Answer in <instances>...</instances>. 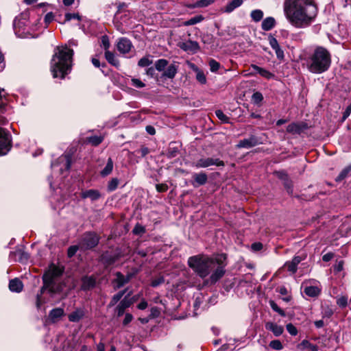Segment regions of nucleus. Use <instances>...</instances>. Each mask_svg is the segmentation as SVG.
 Wrapping results in <instances>:
<instances>
[{"instance_id": "nucleus-1", "label": "nucleus", "mask_w": 351, "mask_h": 351, "mask_svg": "<svg viewBox=\"0 0 351 351\" xmlns=\"http://www.w3.org/2000/svg\"><path fill=\"white\" fill-rule=\"evenodd\" d=\"M226 258L225 254H217L215 257L198 254L189 258L188 265L202 278H205L213 271L204 281V284L213 285L224 276Z\"/></svg>"}, {"instance_id": "nucleus-2", "label": "nucleus", "mask_w": 351, "mask_h": 351, "mask_svg": "<svg viewBox=\"0 0 351 351\" xmlns=\"http://www.w3.org/2000/svg\"><path fill=\"white\" fill-rule=\"evenodd\" d=\"M284 12L292 26L305 28L314 21L317 8L313 0H285Z\"/></svg>"}, {"instance_id": "nucleus-3", "label": "nucleus", "mask_w": 351, "mask_h": 351, "mask_svg": "<svg viewBox=\"0 0 351 351\" xmlns=\"http://www.w3.org/2000/svg\"><path fill=\"white\" fill-rule=\"evenodd\" d=\"M73 50L66 46L57 47L51 60V71L54 78L64 79L72 67Z\"/></svg>"}, {"instance_id": "nucleus-4", "label": "nucleus", "mask_w": 351, "mask_h": 351, "mask_svg": "<svg viewBox=\"0 0 351 351\" xmlns=\"http://www.w3.org/2000/svg\"><path fill=\"white\" fill-rule=\"evenodd\" d=\"M331 63L330 51L323 46H316L306 59V68L313 74H322L330 69Z\"/></svg>"}, {"instance_id": "nucleus-5", "label": "nucleus", "mask_w": 351, "mask_h": 351, "mask_svg": "<svg viewBox=\"0 0 351 351\" xmlns=\"http://www.w3.org/2000/svg\"><path fill=\"white\" fill-rule=\"evenodd\" d=\"M100 240V237L94 232H84L79 241L82 250H88L96 247Z\"/></svg>"}, {"instance_id": "nucleus-6", "label": "nucleus", "mask_w": 351, "mask_h": 351, "mask_svg": "<svg viewBox=\"0 0 351 351\" xmlns=\"http://www.w3.org/2000/svg\"><path fill=\"white\" fill-rule=\"evenodd\" d=\"M12 136L8 131L0 128V156L7 154L12 148Z\"/></svg>"}, {"instance_id": "nucleus-7", "label": "nucleus", "mask_w": 351, "mask_h": 351, "mask_svg": "<svg viewBox=\"0 0 351 351\" xmlns=\"http://www.w3.org/2000/svg\"><path fill=\"white\" fill-rule=\"evenodd\" d=\"M64 269L58 266H56L53 263L49 265V269L44 274L43 276V282H48L53 284V280L62 276Z\"/></svg>"}, {"instance_id": "nucleus-8", "label": "nucleus", "mask_w": 351, "mask_h": 351, "mask_svg": "<svg viewBox=\"0 0 351 351\" xmlns=\"http://www.w3.org/2000/svg\"><path fill=\"white\" fill-rule=\"evenodd\" d=\"M212 165L223 167L225 164L224 162L221 160L219 158H202L197 160L194 164V166L196 168H206Z\"/></svg>"}, {"instance_id": "nucleus-9", "label": "nucleus", "mask_w": 351, "mask_h": 351, "mask_svg": "<svg viewBox=\"0 0 351 351\" xmlns=\"http://www.w3.org/2000/svg\"><path fill=\"white\" fill-rule=\"evenodd\" d=\"M262 143L261 139L256 136L251 135L248 138L241 140L237 145V148H251Z\"/></svg>"}, {"instance_id": "nucleus-10", "label": "nucleus", "mask_w": 351, "mask_h": 351, "mask_svg": "<svg viewBox=\"0 0 351 351\" xmlns=\"http://www.w3.org/2000/svg\"><path fill=\"white\" fill-rule=\"evenodd\" d=\"M308 128L307 123L304 122H293L287 125V132L292 134H300Z\"/></svg>"}, {"instance_id": "nucleus-11", "label": "nucleus", "mask_w": 351, "mask_h": 351, "mask_svg": "<svg viewBox=\"0 0 351 351\" xmlns=\"http://www.w3.org/2000/svg\"><path fill=\"white\" fill-rule=\"evenodd\" d=\"M119 254H112L109 252H104L100 256V261L106 267L112 265L119 260Z\"/></svg>"}, {"instance_id": "nucleus-12", "label": "nucleus", "mask_w": 351, "mask_h": 351, "mask_svg": "<svg viewBox=\"0 0 351 351\" xmlns=\"http://www.w3.org/2000/svg\"><path fill=\"white\" fill-rule=\"evenodd\" d=\"M132 47L131 41L126 38H121L117 45V50L123 54L129 53Z\"/></svg>"}, {"instance_id": "nucleus-13", "label": "nucleus", "mask_w": 351, "mask_h": 351, "mask_svg": "<svg viewBox=\"0 0 351 351\" xmlns=\"http://www.w3.org/2000/svg\"><path fill=\"white\" fill-rule=\"evenodd\" d=\"M131 295V292H130L127 296H125L118 304L116 308V311L117 313V316L121 317L123 315L125 310L130 307L132 304L133 301L132 300H128V297Z\"/></svg>"}, {"instance_id": "nucleus-14", "label": "nucleus", "mask_w": 351, "mask_h": 351, "mask_svg": "<svg viewBox=\"0 0 351 351\" xmlns=\"http://www.w3.org/2000/svg\"><path fill=\"white\" fill-rule=\"evenodd\" d=\"M101 193L98 190L96 189H89L84 191H82L80 193V197L82 199L89 198L92 201H95L99 199L101 197Z\"/></svg>"}, {"instance_id": "nucleus-15", "label": "nucleus", "mask_w": 351, "mask_h": 351, "mask_svg": "<svg viewBox=\"0 0 351 351\" xmlns=\"http://www.w3.org/2000/svg\"><path fill=\"white\" fill-rule=\"evenodd\" d=\"M96 280L93 276H84L82 278L81 289L84 291L90 290L95 287Z\"/></svg>"}, {"instance_id": "nucleus-16", "label": "nucleus", "mask_w": 351, "mask_h": 351, "mask_svg": "<svg viewBox=\"0 0 351 351\" xmlns=\"http://www.w3.org/2000/svg\"><path fill=\"white\" fill-rule=\"evenodd\" d=\"M265 328L271 331L276 337L281 335L284 332V328L276 323L268 322L265 324Z\"/></svg>"}, {"instance_id": "nucleus-17", "label": "nucleus", "mask_w": 351, "mask_h": 351, "mask_svg": "<svg viewBox=\"0 0 351 351\" xmlns=\"http://www.w3.org/2000/svg\"><path fill=\"white\" fill-rule=\"evenodd\" d=\"M64 315V309L62 308H56L50 311L49 313V319L52 323L57 322Z\"/></svg>"}, {"instance_id": "nucleus-18", "label": "nucleus", "mask_w": 351, "mask_h": 351, "mask_svg": "<svg viewBox=\"0 0 351 351\" xmlns=\"http://www.w3.org/2000/svg\"><path fill=\"white\" fill-rule=\"evenodd\" d=\"M193 178L194 179V182H193L194 187L204 185L207 182L208 180V176L204 172L193 174Z\"/></svg>"}, {"instance_id": "nucleus-19", "label": "nucleus", "mask_w": 351, "mask_h": 351, "mask_svg": "<svg viewBox=\"0 0 351 351\" xmlns=\"http://www.w3.org/2000/svg\"><path fill=\"white\" fill-rule=\"evenodd\" d=\"M167 67V69H165L163 71L161 77L173 79L178 73V66L175 64H171Z\"/></svg>"}, {"instance_id": "nucleus-20", "label": "nucleus", "mask_w": 351, "mask_h": 351, "mask_svg": "<svg viewBox=\"0 0 351 351\" xmlns=\"http://www.w3.org/2000/svg\"><path fill=\"white\" fill-rule=\"evenodd\" d=\"M179 154L180 148L179 146L177 145L176 143H170L165 154L167 157L169 158H173L176 157Z\"/></svg>"}, {"instance_id": "nucleus-21", "label": "nucleus", "mask_w": 351, "mask_h": 351, "mask_svg": "<svg viewBox=\"0 0 351 351\" xmlns=\"http://www.w3.org/2000/svg\"><path fill=\"white\" fill-rule=\"evenodd\" d=\"M116 279L114 280L115 282L117 283L116 288L120 289L124 285L127 284L130 282L131 276L128 275L125 276L123 275L121 272L118 271L116 273Z\"/></svg>"}, {"instance_id": "nucleus-22", "label": "nucleus", "mask_w": 351, "mask_h": 351, "mask_svg": "<svg viewBox=\"0 0 351 351\" xmlns=\"http://www.w3.org/2000/svg\"><path fill=\"white\" fill-rule=\"evenodd\" d=\"M9 289L12 292L20 293L23 289V284L19 278L12 279L9 282Z\"/></svg>"}, {"instance_id": "nucleus-23", "label": "nucleus", "mask_w": 351, "mask_h": 351, "mask_svg": "<svg viewBox=\"0 0 351 351\" xmlns=\"http://www.w3.org/2000/svg\"><path fill=\"white\" fill-rule=\"evenodd\" d=\"M8 109L6 93L3 88H0V114H5Z\"/></svg>"}, {"instance_id": "nucleus-24", "label": "nucleus", "mask_w": 351, "mask_h": 351, "mask_svg": "<svg viewBox=\"0 0 351 351\" xmlns=\"http://www.w3.org/2000/svg\"><path fill=\"white\" fill-rule=\"evenodd\" d=\"M243 3V0H232L223 8V12L231 13L236 8L240 7Z\"/></svg>"}, {"instance_id": "nucleus-25", "label": "nucleus", "mask_w": 351, "mask_h": 351, "mask_svg": "<svg viewBox=\"0 0 351 351\" xmlns=\"http://www.w3.org/2000/svg\"><path fill=\"white\" fill-rule=\"evenodd\" d=\"M84 315V311L78 308L70 313L68 316L69 320L72 322H79Z\"/></svg>"}, {"instance_id": "nucleus-26", "label": "nucleus", "mask_w": 351, "mask_h": 351, "mask_svg": "<svg viewBox=\"0 0 351 351\" xmlns=\"http://www.w3.org/2000/svg\"><path fill=\"white\" fill-rule=\"evenodd\" d=\"M251 67L253 69V71L259 73L262 77H264L267 79H270L274 76V74L270 73L269 71L263 68H261L256 64H252Z\"/></svg>"}, {"instance_id": "nucleus-27", "label": "nucleus", "mask_w": 351, "mask_h": 351, "mask_svg": "<svg viewBox=\"0 0 351 351\" xmlns=\"http://www.w3.org/2000/svg\"><path fill=\"white\" fill-rule=\"evenodd\" d=\"M298 348L301 350H307L308 351H318L317 346L311 343L307 340H303L300 344L298 345Z\"/></svg>"}, {"instance_id": "nucleus-28", "label": "nucleus", "mask_w": 351, "mask_h": 351, "mask_svg": "<svg viewBox=\"0 0 351 351\" xmlns=\"http://www.w3.org/2000/svg\"><path fill=\"white\" fill-rule=\"evenodd\" d=\"M276 25V21L274 18L269 16L265 19L261 24V27L265 31H269Z\"/></svg>"}, {"instance_id": "nucleus-29", "label": "nucleus", "mask_w": 351, "mask_h": 351, "mask_svg": "<svg viewBox=\"0 0 351 351\" xmlns=\"http://www.w3.org/2000/svg\"><path fill=\"white\" fill-rule=\"evenodd\" d=\"M304 292L309 297H317L319 295L321 290L316 286H309L304 288Z\"/></svg>"}, {"instance_id": "nucleus-30", "label": "nucleus", "mask_w": 351, "mask_h": 351, "mask_svg": "<svg viewBox=\"0 0 351 351\" xmlns=\"http://www.w3.org/2000/svg\"><path fill=\"white\" fill-rule=\"evenodd\" d=\"M105 58L106 60L108 62V63H110L112 66H114L116 67H118L119 66V61L115 58V56L112 52L110 51H106Z\"/></svg>"}, {"instance_id": "nucleus-31", "label": "nucleus", "mask_w": 351, "mask_h": 351, "mask_svg": "<svg viewBox=\"0 0 351 351\" xmlns=\"http://www.w3.org/2000/svg\"><path fill=\"white\" fill-rule=\"evenodd\" d=\"M113 166H114V165H113L112 159L111 158H108L107 164H106V167H104V169L102 171H101L100 175L102 177H106V176L110 175L112 171Z\"/></svg>"}, {"instance_id": "nucleus-32", "label": "nucleus", "mask_w": 351, "mask_h": 351, "mask_svg": "<svg viewBox=\"0 0 351 351\" xmlns=\"http://www.w3.org/2000/svg\"><path fill=\"white\" fill-rule=\"evenodd\" d=\"M351 173V165L345 167L336 178L335 181L341 182Z\"/></svg>"}, {"instance_id": "nucleus-33", "label": "nucleus", "mask_w": 351, "mask_h": 351, "mask_svg": "<svg viewBox=\"0 0 351 351\" xmlns=\"http://www.w3.org/2000/svg\"><path fill=\"white\" fill-rule=\"evenodd\" d=\"M169 61L166 59H159L155 62V69L158 71H164L168 66Z\"/></svg>"}, {"instance_id": "nucleus-34", "label": "nucleus", "mask_w": 351, "mask_h": 351, "mask_svg": "<svg viewBox=\"0 0 351 351\" xmlns=\"http://www.w3.org/2000/svg\"><path fill=\"white\" fill-rule=\"evenodd\" d=\"M127 289H125L123 291H119L117 294L114 295L112 298L110 302L108 304V307H112L114 306L123 296V295L125 293Z\"/></svg>"}, {"instance_id": "nucleus-35", "label": "nucleus", "mask_w": 351, "mask_h": 351, "mask_svg": "<svg viewBox=\"0 0 351 351\" xmlns=\"http://www.w3.org/2000/svg\"><path fill=\"white\" fill-rule=\"evenodd\" d=\"M104 140L101 136H92L86 138V141L93 146L99 145Z\"/></svg>"}, {"instance_id": "nucleus-36", "label": "nucleus", "mask_w": 351, "mask_h": 351, "mask_svg": "<svg viewBox=\"0 0 351 351\" xmlns=\"http://www.w3.org/2000/svg\"><path fill=\"white\" fill-rule=\"evenodd\" d=\"M215 1V0H199L195 2L192 5H190L189 7L191 8H204L207 7L209 5L213 3Z\"/></svg>"}, {"instance_id": "nucleus-37", "label": "nucleus", "mask_w": 351, "mask_h": 351, "mask_svg": "<svg viewBox=\"0 0 351 351\" xmlns=\"http://www.w3.org/2000/svg\"><path fill=\"white\" fill-rule=\"evenodd\" d=\"M194 71L196 72V80L202 84L206 83V77L204 72L199 70L197 67H195Z\"/></svg>"}, {"instance_id": "nucleus-38", "label": "nucleus", "mask_w": 351, "mask_h": 351, "mask_svg": "<svg viewBox=\"0 0 351 351\" xmlns=\"http://www.w3.org/2000/svg\"><path fill=\"white\" fill-rule=\"evenodd\" d=\"M204 20V17L202 15L195 16L188 21L184 22V25L189 26L197 24Z\"/></svg>"}, {"instance_id": "nucleus-39", "label": "nucleus", "mask_w": 351, "mask_h": 351, "mask_svg": "<svg viewBox=\"0 0 351 351\" xmlns=\"http://www.w3.org/2000/svg\"><path fill=\"white\" fill-rule=\"evenodd\" d=\"M250 16L255 22L260 21L263 17V12L261 10H254L252 11Z\"/></svg>"}, {"instance_id": "nucleus-40", "label": "nucleus", "mask_w": 351, "mask_h": 351, "mask_svg": "<svg viewBox=\"0 0 351 351\" xmlns=\"http://www.w3.org/2000/svg\"><path fill=\"white\" fill-rule=\"evenodd\" d=\"M269 303L273 311L278 313L282 317L286 316L285 312L281 309L274 300H269Z\"/></svg>"}, {"instance_id": "nucleus-41", "label": "nucleus", "mask_w": 351, "mask_h": 351, "mask_svg": "<svg viewBox=\"0 0 351 351\" xmlns=\"http://www.w3.org/2000/svg\"><path fill=\"white\" fill-rule=\"evenodd\" d=\"M283 185L288 194L292 195L293 192V183L289 178L283 181Z\"/></svg>"}, {"instance_id": "nucleus-42", "label": "nucleus", "mask_w": 351, "mask_h": 351, "mask_svg": "<svg viewBox=\"0 0 351 351\" xmlns=\"http://www.w3.org/2000/svg\"><path fill=\"white\" fill-rule=\"evenodd\" d=\"M119 183V181L117 178H114L111 179L108 182V186H107L108 191H110V192L114 191L117 188Z\"/></svg>"}, {"instance_id": "nucleus-43", "label": "nucleus", "mask_w": 351, "mask_h": 351, "mask_svg": "<svg viewBox=\"0 0 351 351\" xmlns=\"http://www.w3.org/2000/svg\"><path fill=\"white\" fill-rule=\"evenodd\" d=\"M146 232L145 228L139 223H136L132 230L133 234L136 235H141Z\"/></svg>"}, {"instance_id": "nucleus-44", "label": "nucleus", "mask_w": 351, "mask_h": 351, "mask_svg": "<svg viewBox=\"0 0 351 351\" xmlns=\"http://www.w3.org/2000/svg\"><path fill=\"white\" fill-rule=\"evenodd\" d=\"M215 114L217 117L221 120L223 123H228L229 122V117H227L221 110H215Z\"/></svg>"}, {"instance_id": "nucleus-45", "label": "nucleus", "mask_w": 351, "mask_h": 351, "mask_svg": "<svg viewBox=\"0 0 351 351\" xmlns=\"http://www.w3.org/2000/svg\"><path fill=\"white\" fill-rule=\"evenodd\" d=\"M269 347L276 350H281L283 348L282 343L278 339L270 341Z\"/></svg>"}, {"instance_id": "nucleus-46", "label": "nucleus", "mask_w": 351, "mask_h": 351, "mask_svg": "<svg viewBox=\"0 0 351 351\" xmlns=\"http://www.w3.org/2000/svg\"><path fill=\"white\" fill-rule=\"evenodd\" d=\"M252 100L254 104H259L263 100V96L261 93L256 92L252 95Z\"/></svg>"}, {"instance_id": "nucleus-47", "label": "nucleus", "mask_w": 351, "mask_h": 351, "mask_svg": "<svg viewBox=\"0 0 351 351\" xmlns=\"http://www.w3.org/2000/svg\"><path fill=\"white\" fill-rule=\"evenodd\" d=\"M208 64L210 66V69L212 72H217L220 67V64L214 59L210 60Z\"/></svg>"}, {"instance_id": "nucleus-48", "label": "nucleus", "mask_w": 351, "mask_h": 351, "mask_svg": "<svg viewBox=\"0 0 351 351\" xmlns=\"http://www.w3.org/2000/svg\"><path fill=\"white\" fill-rule=\"evenodd\" d=\"M80 249V243H78V245H71L68 248L67 250V256L69 258L73 257L77 252V251Z\"/></svg>"}, {"instance_id": "nucleus-49", "label": "nucleus", "mask_w": 351, "mask_h": 351, "mask_svg": "<svg viewBox=\"0 0 351 351\" xmlns=\"http://www.w3.org/2000/svg\"><path fill=\"white\" fill-rule=\"evenodd\" d=\"M285 267H286L289 271L292 274H295L297 271L298 266L295 265L291 261L286 262L285 264Z\"/></svg>"}, {"instance_id": "nucleus-50", "label": "nucleus", "mask_w": 351, "mask_h": 351, "mask_svg": "<svg viewBox=\"0 0 351 351\" xmlns=\"http://www.w3.org/2000/svg\"><path fill=\"white\" fill-rule=\"evenodd\" d=\"M152 64V60H149L148 58L143 57L141 58L138 62V65L141 67L148 66Z\"/></svg>"}, {"instance_id": "nucleus-51", "label": "nucleus", "mask_w": 351, "mask_h": 351, "mask_svg": "<svg viewBox=\"0 0 351 351\" xmlns=\"http://www.w3.org/2000/svg\"><path fill=\"white\" fill-rule=\"evenodd\" d=\"M71 19H77V21H81V16L78 13H66L65 14V22L69 21Z\"/></svg>"}, {"instance_id": "nucleus-52", "label": "nucleus", "mask_w": 351, "mask_h": 351, "mask_svg": "<svg viewBox=\"0 0 351 351\" xmlns=\"http://www.w3.org/2000/svg\"><path fill=\"white\" fill-rule=\"evenodd\" d=\"M337 305L343 308L348 305V298L346 296H341L337 300Z\"/></svg>"}, {"instance_id": "nucleus-53", "label": "nucleus", "mask_w": 351, "mask_h": 351, "mask_svg": "<svg viewBox=\"0 0 351 351\" xmlns=\"http://www.w3.org/2000/svg\"><path fill=\"white\" fill-rule=\"evenodd\" d=\"M131 84L138 88H141L145 86V84L141 80L137 78H132L131 80Z\"/></svg>"}, {"instance_id": "nucleus-54", "label": "nucleus", "mask_w": 351, "mask_h": 351, "mask_svg": "<svg viewBox=\"0 0 351 351\" xmlns=\"http://www.w3.org/2000/svg\"><path fill=\"white\" fill-rule=\"evenodd\" d=\"M286 328L288 332L293 336H295L298 334V330L296 327L291 323L287 324Z\"/></svg>"}, {"instance_id": "nucleus-55", "label": "nucleus", "mask_w": 351, "mask_h": 351, "mask_svg": "<svg viewBox=\"0 0 351 351\" xmlns=\"http://www.w3.org/2000/svg\"><path fill=\"white\" fill-rule=\"evenodd\" d=\"M165 282V278L163 276H159L157 278L154 279L152 282L151 285L153 287H156L159 286L160 285L162 284Z\"/></svg>"}, {"instance_id": "nucleus-56", "label": "nucleus", "mask_w": 351, "mask_h": 351, "mask_svg": "<svg viewBox=\"0 0 351 351\" xmlns=\"http://www.w3.org/2000/svg\"><path fill=\"white\" fill-rule=\"evenodd\" d=\"M101 45L106 51H109L108 49L110 46L108 37L105 35L101 37Z\"/></svg>"}, {"instance_id": "nucleus-57", "label": "nucleus", "mask_w": 351, "mask_h": 351, "mask_svg": "<svg viewBox=\"0 0 351 351\" xmlns=\"http://www.w3.org/2000/svg\"><path fill=\"white\" fill-rule=\"evenodd\" d=\"M272 49L275 51L276 56L278 59L282 60L284 58V51L281 49L279 45H277L276 47Z\"/></svg>"}, {"instance_id": "nucleus-58", "label": "nucleus", "mask_w": 351, "mask_h": 351, "mask_svg": "<svg viewBox=\"0 0 351 351\" xmlns=\"http://www.w3.org/2000/svg\"><path fill=\"white\" fill-rule=\"evenodd\" d=\"M156 189L158 192L163 193L168 190L169 187L167 184H158L156 185Z\"/></svg>"}, {"instance_id": "nucleus-59", "label": "nucleus", "mask_w": 351, "mask_h": 351, "mask_svg": "<svg viewBox=\"0 0 351 351\" xmlns=\"http://www.w3.org/2000/svg\"><path fill=\"white\" fill-rule=\"evenodd\" d=\"M54 19V14L53 12H48L44 19L45 23L47 25H48L51 21H53Z\"/></svg>"}, {"instance_id": "nucleus-60", "label": "nucleus", "mask_w": 351, "mask_h": 351, "mask_svg": "<svg viewBox=\"0 0 351 351\" xmlns=\"http://www.w3.org/2000/svg\"><path fill=\"white\" fill-rule=\"evenodd\" d=\"M137 152L143 158L149 153V149L147 147L142 146L138 150H137Z\"/></svg>"}, {"instance_id": "nucleus-61", "label": "nucleus", "mask_w": 351, "mask_h": 351, "mask_svg": "<svg viewBox=\"0 0 351 351\" xmlns=\"http://www.w3.org/2000/svg\"><path fill=\"white\" fill-rule=\"evenodd\" d=\"M268 40H269V45L271 47V48H275L277 47V45H279L276 38L275 37H274L272 35H269Z\"/></svg>"}, {"instance_id": "nucleus-62", "label": "nucleus", "mask_w": 351, "mask_h": 351, "mask_svg": "<svg viewBox=\"0 0 351 351\" xmlns=\"http://www.w3.org/2000/svg\"><path fill=\"white\" fill-rule=\"evenodd\" d=\"M64 158L66 159V169L69 170L72 163V156L71 154H65Z\"/></svg>"}, {"instance_id": "nucleus-63", "label": "nucleus", "mask_w": 351, "mask_h": 351, "mask_svg": "<svg viewBox=\"0 0 351 351\" xmlns=\"http://www.w3.org/2000/svg\"><path fill=\"white\" fill-rule=\"evenodd\" d=\"M251 247L254 251L257 252L263 249V245L261 242H256L252 244Z\"/></svg>"}, {"instance_id": "nucleus-64", "label": "nucleus", "mask_w": 351, "mask_h": 351, "mask_svg": "<svg viewBox=\"0 0 351 351\" xmlns=\"http://www.w3.org/2000/svg\"><path fill=\"white\" fill-rule=\"evenodd\" d=\"M343 261H339L337 263H336L334 265V271L337 273L343 270Z\"/></svg>"}]
</instances>
